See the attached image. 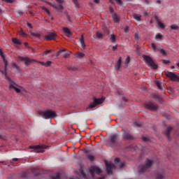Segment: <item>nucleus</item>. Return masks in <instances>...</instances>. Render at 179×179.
Segmentation results:
<instances>
[{"mask_svg": "<svg viewBox=\"0 0 179 179\" xmlns=\"http://www.w3.org/2000/svg\"><path fill=\"white\" fill-rule=\"evenodd\" d=\"M51 61H48L47 62L45 63V66H51Z\"/></svg>", "mask_w": 179, "mask_h": 179, "instance_id": "obj_46", "label": "nucleus"}, {"mask_svg": "<svg viewBox=\"0 0 179 179\" xmlns=\"http://www.w3.org/2000/svg\"><path fill=\"white\" fill-rule=\"evenodd\" d=\"M28 177H30V173L29 171L23 172L21 175V179H27Z\"/></svg>", "mask_w": 179, "mask_h": 179, "instance_id": "obj_25", "label": "nucleus"}, {"mask_svg": "<svg viewBox=\"0 0 179 179\" xmlns=\"http://www.w3.org/2000/svg\"><path fill=\"white\" fill-rule=\"evenodd\" d=\"M122 64V58L119 57V59L115 66V69H117V71H120Z\"/></svg>", "mask_w": 179, "mask_h": 179, "instance_id": "obj_16", "label": "nucleus"}, {"mask_svg": "<svg viewBox=\"0 0 179 179\" xmlns=\"http://www.w3.org/2000/svg\"><path fill=\"white\" fill-rule=\"evenodd\" d=\"M151 47L152 48V50H154L155 51H156L157 48H156V45L155 43H152L151 44Z\"/></svg>", "mask_w": 179, "mask_h": 179, "instance_id": "obj_53", "label": "nucleus"}, {"mask_svg": "<svg viewBox=\"0 0 179 179\" xmlns=\"http://www.w3.org/2000/svg\"><path fill=\"white\" fill-rule=\"evenodd\" d=\"M110 142L112 143L111 147L114 148V146H115L118 142V134H112L110 138Z\"/></svg>", "mask_w": 179, "mask_h": 179, "instance_id": "obj_14", "label": "nucleus"}, {"mask_svg": "<svg viewBox=\"0 0 179 179\" xmlns=\"http://www.w3.org/2000/svg\"><path fill=\"white\" fill-rule=\"evenodd\" d=\"M157 38H159V40H162L163 38V36L160 34H157L155 36V40H157Z\"/></svg>", "mask_w": 179, "mask_h": 179, "instance_id": "obj_38", "label": "nucleus"}, {"mask_svg": "<svg viewBox=\"0 0 179 179\" xmlns=\"http://www.w3.org/2000/svg\"><path fill=\"white\" fill-rule=\"evenodd\" d=\"M136 52L137 54H139V48L137 47L136 50Z\"/></svg>", "mask_w": 179, "mask_h": 179, "instance_id": "obj_63", "label": "nucleus"}, {"mask_svg": "<svg viewBox=\"0 0 179 179\" xmlns=\"http://www.w3.org/2000/svg\"><path fill=\"white\" fill-rule=\"evenodd\" d=\"M173 131V127H167L166 130L165 131V135H166V138L170 139V133Z\"/></svg>", "mask_w": 179, "mask_h": 179, "instance_id": "obj_22", "label": "nucleus"}, {"mask_svg": "<svg viewBox=\"0 0 179 179\" xmlns=\"http://www.w3.org/2000/svg\"><path fill=\"white\" fill-rule=\"evenodd\" d=\"M18 59H19V61H24L26 66H29V65H30V64H31V62L35 61L34 59H31L27 57H24L22 56H19Z\"/></svg>", "mask_w": 179, "mask_h": 179, "instance_id": "obj_12", "label": "nucleus"}, {"mask_svg": "<svg viewBox=\"0 0 179 179\" xmlns=\"http://www.w3.org/2000/svg\"><path fill=\"white\" fill-rule=\"evenodd\" d=\"M159 52H161V54H162V55H164V57H166V55H167V52H166V50L164 49H160Z\"/></svg>", "mask_w": 179, "mask_h": 179, "instance_id": "obj_39", "label": "nucleus"}, {"mask_svg": "<svg viewBox=\"0 0 179 179\" xmlns=\"http://www.w3.org/2000/svg\"><path fill=\"white\" fill-rule=\"evenodd\" d=\"M96 37H97L98 38H103V34H101V33L97 31V32L96 33Z\"/></svg>", "mask_w": 179, "mask_h": 179, "instance_id": "obj_40", "label": "nucleus"}, {"mask_svg": "<svg viewBox=\"0 0 179 179\" xmlns=\"http://www.w3.org/2000/svg\"><path fill=\"white\" fill-rule=\"evenodd\" d=\"M27 26L28 27H29V29H33V25H31V24L30 22H27Z\"/></svg>", "mask_w": 179, "mask_h": 179, "instance_id": "obj_55", "label": "nucleus"}, {"mask_svg": "<svg viewBox=\"0 0 179 179\" xmlns=\"http://www.w3.org/2000/svg\"><path fill=\"white\" fill-rule=\"evenodd\" d=\"M122 139L124 141H134L135 139V137L132 134L128 132V131H124L122 134Z\"/></svg>", "mask_w": 179, "mask_h": 179, "instance_id": "obj_11", "label": "nucleus"}, {"mask_svg": "<svg viewBox=\"0 0 179 179\" xmlns=\"http://www.w3.org/2000/svg\"><path fill=\"white\" fill-rule=\"evenodd\" d=\"M31 173L35 177H37V176H40V173H38V169L37 168H33L31 169Z\"/></svg>", "mask_w": 179, "mask_h": 179, "instance_id": "obj_26", "label": "nucleus"}, {"mask_svg": "<svg viewBox=\"0 0 179 179\" xmlns=\"http://www.w3.org/2000/svg\"><path fill=\"white\" fill-rule=\"evenodd\" d=\"M143 141L144 142H148L149 141V138H148V137H143Z\"/></svg>", "mask_w": 179, "mask_h": 179, "instance_id": "obj_54", "label": "nucleus"}, {"mask_svg": "<svg viewBox=\"0 0 179 179\" xmlns=\"http://www.w3.org/2000/svg\"><path fill=\"white\" fill-rule=\"evenodd\" d=\"M116 3L117 5H119L120 6H121V5H122V0H115Z\"/></svg>", "mask_w": 179, "mask_h": 179, "instance_id": "obj_43", "label": "nucleus"}, {"mask_svg": "<svg viewBox=\"0 0 179 179\" xmlns=\"http://www.w3.org/2000/svg\"><path fill=\"white\" fill-rule=\"evenodd\" d=\"M155 85H157V87H158V89H159L160 90H163V86L162 85V84H160V83H159V81H156Z\"/></svg>", "mask_w": 179, "mask_h": 179, "instance_id": "obj_31", "label": "nucleus"}, {"mask_svg": "<svg viewBox=\"0 0 179 179\" xmlns=\"http://www.w3.org/2000/svg\"><path fill=\"white\" fill-rule=\"evenodd\" d=\"M52 51V50H46L43 52V55H48V54H50Z\"/></svg>", "mask_w": 179, "mask_h": 179, "instance_id": "obj_49", "label": "nucleus"}, {"mask_svg": "<svg viewBox=\"0 0 179 179\" xmlns=\"http://www.w3.org/2000/svg\"><path fill=\"white\" fill-rule=\"evenodd\" d=\"M143 58L145 64H147V65H148L150 68H152V69H157V68H158L157 64H155L153 59H152V57H150V56L143 55Z\"/></svg>", "mask_w": 179, "mask_h": 179, "instance_id": "obj_2", "label": "nucleus"}, {"mask_svg": "<svg viewBox=\"0 0 179 179\" xmlns=\"http://www.w3.org/2000/svg\"><path fill=\"white\" fill-rule=\"evenodd\" d=\"M115 50H117V45L113 47V50L115 51Z\"/></svg>", "mask_w": 179, "mask_h": 179, "instance_id": "obj_64", "label": "nucleus"}, {"mask_svg": "<svg viewBox=\"0 0 179 179\" xmlns=\"http://www.w3.org/2000/svg\"><path fill=\"white\" fill-rule=\"evenodd\" d=\"M114 162L115 164L118 166L120 169H122V167L124 166V163L120 162V158H115Z\"/></svg>", "mask_w": 179, "mask_h": 179, "instance_id": "obj_20", "label": "nucleus"}, {"mask_svg": "<svg viewBox=\"0 0 179 179\" xmlns=\"http://www.w3.org/2000/svg\"><path fill=\"white\" fill-rule=\"evenodd\" d=\"M104 100H105L104 97H102L100 99H94V103H91L90 104V108H94L96 106H99V104H102Z\"/></svg>", "mask_w": 179, "mask_h": 179, "instance_id": "obj_9", "label": "nucleus"}, {"mask_svg": "<svg viewBox=\"0 0 179 179\" xmlns=\"http://www.w3.org/2000/svg\"><path fill=\"white\" fill-rule=\"evenodd\" d=\"M58 3H64V0H55Z\"/></svg>", "mask_w": 179, "mask_h": 179, "instance_id": "obj_60", "label": "nucleus"}, {"mask_svg": "<svg viewBox=\"0 0 179 179\" xmlns=\"http://www.w3.org/2000/svg\"><path fill=\"white\" fill-rule=\"evenodd\" d=\"M134 127H138V128H141V127H142V124L138 122H134Z\"/></svg>", "mask_w": 179, "mask_h": 179, "instance_id": "obj_45", "label": "nucleus"}, {"mask_svg": "<svg viewBox=\"0 0 179 179\" xmlns=\"http://www.w3.org/2000/svg\"><path fill=\"white\" fill-rule=\"evenodd\" d=\"M154 17H155L158 26H159V27L161 29H165L166 27L164 26V24H163L162 22V21H160V19H159V17L157 15H155Z\"/></svg>", "mask_w": 179, "mask_h": 179, "instance_id": "obj_15", "label": "nucleus"}, {"mask_svg": "<svg viewBox=\"0 0 179 179\" xmlns=\"http://www.w3.org/2000/svg\"><path fill=\"white\" fill-rule=\"evenodd\" d=\"M109 12H110V13H114V9H113V7H109Z\"/></svg>", "mask_w": 179, "mask_h": 179, "instance_id": "obj_56", "label": "nucleus"}, {"mask_svg": "<svg viewBox=\"0 0 179 179\" xmlns=\"http://www.w3.org/2000/svg\"><path fill=\"white\" fill-rule=\"evenodd\" d=\"M0 139L5 140V136L0 134Z\"/></svg>", "mask_w": 179, "mask_h": 179, "instance_id": "obj_61", "label": "nucleus"}, {"mask_svg": "<svg viewBox=\"0 0 179 179\" xmlns=\"http://www.w3.org/2000/svg\"><path fill=\"white\" fill-rule=\"evenodd\" d=\"M20 36H22V37H26V36H27V34L23 31L21 30L20 32Z\"/></svg>", "mask_w": 179, "mask_h": 179, "instance_id": "obj_41", "label": "nucleus"}, {"mask_svg": "<svg viewBox=\"0 0 179 179\" xmlns=\"http://www.w3.org/2000/svg\"><path fill=\"white\" fill-rule=\"evenodd\" d=\"M41 115H42V117H44L45 120H48L50 118H55V117H57V113L51 110H47L43 112H41Z\"/></svg>", "mask_w": 179, "mask_h": 179, "instance_id": "obj_4", "label": "nucleus"}, {"mask_svg": "<svg viewBox=\"0 0 179 179\" xmlns=\"http://www.w3.org/2000/svg\"><path fill=\"white\" fill-rule=\"evenodd\" d=\"M88 159L90 160V162L94 161V156L93 155H88Z\"/></svg>", "mask_w": 179, "mask_h": 179, "instance_id": "obj_44", "label": "nucleus"}, {"mask_svg": "<svg viewBox=\"0 0 179 179\" xmlns=\"http://www.w3.org/2000/svg\"><path fill=\"white\" fill-rule=\"evenodd\" d=\"M152 98L155 99V100H157L159 103L162 102V98L158 94H152Z\"/></svg>", "mask_w": 179, "mask_h": 179, "instance_id": "obj_28", "label": "nucleus"}, {"mask_svg": "<svg viewBox=\"0 0 179 179\" xmlns=\"http://www.w3.org/2000/svg\"><path fill=\"white\" fill-rule=\"evenodd\" d=\"M3 128V129H9V128H16V126L15 124H11L10 127H8L5 125V124H0V130Z\"/></svg>", "mask_w": 179, "mask_h": 179, "instance_id": "obj_23", "label": "nucleus"}, {"mask_svg": "<svg viewBox=\"0 0 179 179\" xmlns=\"http://www.w3.org/2000/svg\"><path fill=\"white\" fill-rule=\"evenodd\" d=\"M67 69L69 71H78V67H76L75 66H71L67 67Z\"/></svg>", "mask_w": 179, "mask_h": 179, "instance_id": "obj_32", "label": "nucleus"}, {"mask_svg": "<svg viewBox=\"0 0 179 179\" xmlns=\"http://www.w3.org/2000/svg\"><path fill=\"white\" fill-rule=\"evenodd\" d=\"M55 9H56V10H57V12H60L61 13H62V11L64 10V6H62V4H55V7H53Z\"/></svg>", "mask_w": 179, "mask_h": 179, "instance_id": "obj_19", "label": "nucleus"}, {"mask_svg": "<svg viewBox=\"0 0 179 179\" xmlns=\"http://www.w3.org/2000/svg\"><path fill=\"white\" fill-rule=\"evenodd\" d=\"M163 173H164V170H162L161 173H157L156 179H164V177H163Z\"/></svg>", "mask_w": 179, "mask_h": 179, "instance_id": "obj_29", "label": "nucleus"}, {"mask_svg": "<svg viewBox=\"0 0 179 179\" xmlns=\"http://www.w3.org/2000/svg\"><path fill=\"white\" fill-rule=\"evenodd\" d=\"M79 41L81 44L83 51L86 48V44L85 43V38L83 37V34L81 35V37L79 38Z\"/></svg>", "mask_w": 179, "mask_h": 179, "instance_id": "obj_17", "label": "nucleus"}, {"mask_svg": "<svg viewBox=\"0 0 179 179\" xmlns=\"http://www.w3.org/2000/svg\"><path fill=\"white\" fill-rule=\"evenodd\" d=\"M171 29L172 30H178L179 27H178V25L173 24L171 25Z\"/></svg>", "mask_w": 179, "mask_h": 179, "instance_id": "obj_34", "label": "nucleus"}, {"mask_svg": "<svg viewBox=\"0 0 179 179\" xmlns=\"http://www.w3.org/2000/svg\"><path fill=\"white\" fill-rule=\"evenodd\" d=\"M45 146L44 145H30L29 149H34V151L36 153H44V150H41V149H44Z\"/></svg>", "mask_w": 179, "mask_h": 179, "instance_id": "obj_10", "label": "nucleus"}, {"mask_svg": "<svg viewBox=\"0 0 179 179\" xmlns=\"http://www.w3.org/2000/svg\"><path fill=\"white\" fill-rule=\"evenodd\" d=\"M95 3H100V0H94Z\"/></svg>", "mask_w": 179, "mask_h": 179, "instance_id": "obj_62", "label": "nucleus"}, {"mask_svg": "<svg viewBox=\"0 0 179 179\" xmlns=\"http://www.w3.org/2000/svg\"><path fill=\"white\" fill-rule=\"evenodd\" d=\"M112 17L114 23H120V16L117 13L113 14Z\"/></svg>", "mask_w": 179, "mask_h": 179, "instance_id": "obj_21", "label": "nucleus"}, {"mask_svg": "<svg viewBox=\"0 0 179 179\" xmlns=\"http://www.w3.org/2000/svg\"><path fill=\"white\" fill-rule=\"evenodd\" d=\"M3 2H6V3H13V0H2Z\"/></svg>", "mask_w": 179, "mask_h": 179, "instance_id": "obj_47", "label": "nucleus"}, {"mask_svg": "<svg viewBox=\"0 0 179 179\" xmlns=\"http://www.w3.org/2000/svg\"><path fill=\"white\" fill-rule=\"evenodd\" d=\"M52 179H60L59 178V174H57L55 177H53Z\"/></svg>", "mask_w": 179, "mask_h": 179, "instance_id": "obj_57", "label": "nucleus"}, {"mask_svg": "<svg viewBox=\"0 0 179 179\" xmlns=\"http://www.w3.org/2000/svg\"><path fill=\"white\" fill-rule=\"evenodd\" d=\"M63 31L64 33H65L66 37H71V36H72V32L71 31V30L67 28V27H63Z\"/></svg>", "mask_w": 179, "mask_h": 179, "instance_id": "obj_18", "label": "nucleus"}, {"mask_svg": "<svg viewBox=\"0 0 179 179\" xmlns=\"http://www.w3.org/2000/svg\"><path fill=\"white\" fill-rule=\"evenodd\" d=\"M76 55H77L78 58H83V57H85V53L77 52Z\"/></svg>", "mask_w": 179, "mask_h": 179, "instance_id": "obj_36", "label": "nucleus"}, {"mask_svg": "<svg viewBox=\"0 0 179 179\" xmlns=\"http://www.w3.org/2000/svg\"><path fill=\"white\" fill-rule=\"evenodd\" d=\"M165 75L167 78H169L173 82H179V78L173 72L166 71Z\"/></svg>", "mask_w": 179, "mask_h": 179, "instance_id": "obj_7", "label": "nucleus"}, {"mask_svg": "<svg viewBox=\"0 0 179 179\" xmlns=\"http://www.w3.org/2000/svg\"><path fill=\"white\" fill-rule=\"evenodd\" d=\"M115 40H116L115 35L111 34L110 38V41H111V43H115Z\"/></svg>", "mask_w": 179, "mask_h": 179, "instance_id": "obj_33", "label": "nucleus"}, {"mask_svg": "<svg viewBox=\"0 0 179 179\" xmlns=\"http://www.w3.org/2000/svg\"><path fill=\"white\" fill-rule=\"evenodd\" d=\"M48 5H50V6H52V8H54L55 6V3H50L47 2Z\"/></svg>", "mask_w": 179, "mask_h": 179, "instance_id": "obj_51", "label": "nucleus"}, {"mask_svg": "<svg viewBox=\"0 0 179 179\" xmlns=\"http://www.w3.org/2000/svg\"><path fill=\"white\" fill-rule=\"evenodd\" d=\"M133 17L137 22H141L142 20V15L136 14V13L133 14Z\"/></svg>", "mask_w": 179, "mask_h": 179, "instance_id": "obj_24", "label": "nucleus"}, {"mask_svg": "<svg viewBox=\"0 0 179 179\" xmlns=\"http://www.w3.org/2000/svg\"><path fill=\"white\" fill-rule=\"evenodd\" d=\"M39 64H41V65H42L43 66H45V62H38Z\"/></svg>", "mask_w": 179, "mask_h": 179, "instance_id": "obj_58", "label": "nucleus"}, {"mask_svg": "<svg viewBox=\"0 0 179 179\" xmlns=\"http://www.w3.org/2000/svg\"><path fill=\"white\" fill-rule=\"evenodd\" d=\"M31 36H34V37H37V38L40 39L41 38V36H43V34L31 32Z\"/></svg>", "mask_w": 179, "mask_h": 179, "instance_id": "obj_27", "label": "nucleus"}, {"mask_svg": "<svg viewBox=\"0 0 179 179\" xmlns=\"http://www.w3.org/2000/svg\"><path fill=\"white\" fill-rule=\"evenodd\" d=\"M101 173V169H100L97 166H92L90 169V173L92 178H95L94 174H97L98 176H100Z\"/></svg>", "mask_w": 179, "mask_h": 179, "instance_id": "obj_5", "label": "nucleus"}, {"mask_svg": "<svg viewBox=\"0 0 179 179\" xmlns=\"http://www.w3.org/2000/svg\"><path fill=\"white\" fill-rule=\"evenodd\" d=\"M41 9H42V10H44L45 12H46V13L48 15H50L51 14V13L50 12V10L48 9L47 8H45V6H42Z\"/></svg>", "mask_w": 179, "mask_h": 179, "instance_id": "obj_35", "label": "nucleus"}, {"mask_svg": "<svg viewBox=\"0 0 179 179\" xmlns=\"http://www.w3.org/2000/svg\"><path fill=\"white\" fill-rule=\"evenodd\" d=\"M145 107L148 110H150L151 111H157V108L159 106L152 102H147L145 103Z\"/></svg>", "mask_w": 179, "mask_h": 179, "instance_id": "obj_8", "label": "nucleus"}, {"mask_svg": "<svg viewBox=\"0 0 179 179\" xmlns=\"http://www.w3.org/2000/svg\"><path fill=\"white\" fill-rule=\"evenodd\" d=\"M72 2L74 3V5L78 8L79 6V2H78V0H72Z\"/></svg>", "mask_w": 179, "mask_h": 179, "instance_id": "obj_42", "label": "nucleus"}, {"mask_svg": "<svg viewBox=\"0 0 179 179\" xmlns=\"http://www.w3.org/2000/svg\"><path fill=\"white\" fill-rule=\"evenodd\" d=\"M163 64H164L165 65H167V64H170V61L169 60H166V59H163L162 60Z\"/></svg>", "mask_w": 179, "mask_h": 179, "instance_id": "obj_50", "label": "nucleus"}, {"mask_svg": "<svg viewBox=\"0 0 179 179\" xmlns=\"http://www.w3.org/2000/svg\"><path fill=\"white\" fill-rule=\"evenodd\" d=\"M129 61H131V58L128 56L125 60V64H129Z\"/></svg>", "mask_w": 179, "mask_h": 179, "instance_id": "obj_52", "label": "nucleus"}, {"mask_svg": "<svg viewBox=\"0 0 179 179\" xmlns=\"http://www.w3.org/2000/svg\"><path fill=\"white\" fill-rule=\"evenodd\" d=\"M134 38L136 41H138V40H139V35H138V34L135 33L134 34Z\"/></svg>", "mask_w": 179, "mask_h": 179, "instance_id": "obj_48", "label": "nucleus"}, {"mask_svg": "<svg viewBox=\"0 0 179 179\" xmlns=\"http://www.w3.org/2000/svg\"><path fill=\"white\" fill-rule=\"evenodd\" d=\"M69 53H66L64 55V58H69Z\"/></svg>", "mask_w": 179, "mask_h": 179, "instance_id": "obj_59", "label": "nucleus"}, {"mask_svg": "<svg viewBox=\"0 0 179 179\" xmlns=\"http://www.w3.org/2000/svg\"><path fill=\"white\" fill-rule=\"evenodd\" d=\"M12 41L14 43V44H17V45H20L22 44V42H20V41L16 38H13Z\"/></svg>", "mask_w": 179, "mask_h": 179, "instance_id": "obj_30", "label": "nucleus"}, {"mask_svg": "<svg viewBox=\"0 0 179 179\" xmlns=\"http://www.w3.org/2000/svg\"><path fill=\"white\" fill-rule=\"evenodd\" d=\"M12 66H13V68H15L17 71H20V67H19V66H17L16 63H12Z\"/></svg>", "mask_w": 179, "mask_h": 179, "instance_id": "obj_37", "label": "nucleus"}, {"mask_svg": "<svg viewBox=\"0 0 179 179\" xmlns=\"http://www.w3.org/2000/svg\"><path fill=\"white\" fill-rule=\"evenodd\" d=\"M152 164H153V162L150 159H147L146 163L145 165L141 164L138 166V173L139 174H142V173H145L149 167L152 166Z\"/></svg>", "mask_w": 179, "mask_h": 179, "instance_id": "obj_3", "label": "nucleus"}, {"mask_svg": "<svg viewBox=\"0 0 179 179\" xmlns=\"http://www.w3.org/2000/svg\"><path fill=\"white\" fill-rule=\"evenodd\" d=\"M44 40L51 41V40H55L57 38V33L51 32L43 36Z\"/></svg>", "mask_w": 179, "mask_h": 179, "instance_id": "obj_13", "label": "nucleus"}, {"mask_svg": "<svg viewBox=\"0 0 179 179\" xmlns=\"http://www.w3.org/2000/svg\"><path fill=\"white\" fill-rule=\"evenodd\" d=\"M105 164L106 167V173L109 176L113 174V169H115V165L113 163H108L107 161H105Z\"/></svg>", "mask_w": 179, "mask_h": 179, "instance_id": "obj_6", "label": "nucleus"}, {"mask_svg": "<svg viewBox=\"0 0 179 179\" xmlns=\"http://www.w3.org/2000/svg\"><path fill=\"white\" fill-rule=\"evenodd\" d=\"M0 56L1 57L3 62H4V71L1 70L0 72L5 76L6 80H8L9 83V89H13L16 93H20V89L17 87V84H15L10 78L8 77V60L5 59V55H3V52L2 49L0 48Z\"/></svg>", "mask_w": 179, "mask_h": 179, "instance_id": "obj_1", "label": "nucleus"}]
</instances>
